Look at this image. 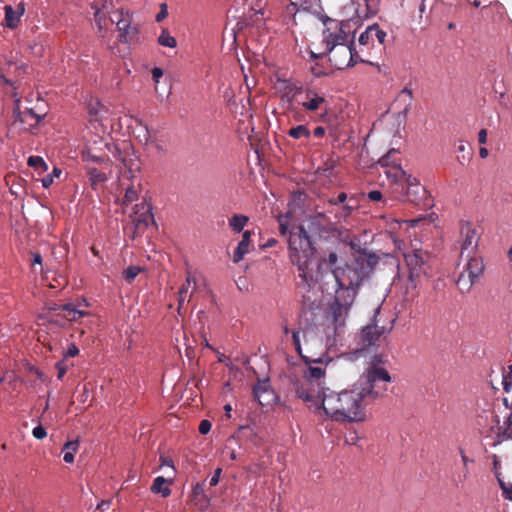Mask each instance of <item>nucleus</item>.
<instances>
[{"mask_svg":"<svg viewBox=\"0 0 512 512\" xmlns=\"http://www.w3.org/2000/svg\"><path fill=\"white\" fill-rule=\"evenodd\" d=\"M383 363L382 356H373L360 378L348 389L340 392L329 389L324 392L322 399L312 409L313 413L336 422L365 421L367 407L387 390L380 383L392 381Z\"/></svg>","mask_w":512,"mask_h":512,"instance_id":"1","label":"nucleus"},{"mask_svg":"<svg viewBox=\"0 0 512 512\" xmlns=\"http://www.w3.org/2000/svg\"><path fill=\"white\" fill-rule=\"evenodd\" d=\"M332 273L337 288L319 325V331L328 349L343 342L347 332V319L365 276L363 269L349 265L333 268Z\"/></svg>","mask_w":512,"mask_h":512,"instance_id":"2","label":"nucleus"},{"mask_svg":"<svg viewBox=\"0 0 512 512\" xmlns=\"http://www.w3.org/2000/svg\"><path fill=\"white\" fill-rule=\"evenodd\" d=\"M399 151L391 149L378 162L386 177L392 182L394 191L399 192L404 201L419 204L425 194V188L401 167L398 157Z\"/></svg>","mask_w":512,"mask_h":512,"instance_id":"3","label":"nucleus"},{"mask_svg":"<svg viewBox=\"0 0 512 512\" xmlns=\"http://www.w3.org/2000/svg\"><path fill=\"white\" fill-rule=\"evenodd\" d=\"M314 252L313 243L303 225H298L296 231H290L288 236L289 259L297 266L299 277L308 286L313 282V273L309 265Z\"/></svg>","mask_w":512,"mask_h":512,"instance_id":"4","label":"nucleus"},{"mask_svg":"<svg viewBox=\"0 0 512 512\" xmlns=\"http://www.w3.org/2000/svg\"><path fill=\"white\" fill-rule=\"evenodd\" d=\"M324 377L325 368L322 367V361L317 359L312 361L296 383L297 396L310 410L322 399V394L330 389L323 386Z\"/></svg>","mask_w":512,"mask_h":512,"instance_id":"5","label":"nucleus"},{"mask_svg":"<svg viewBox=\"0 0 512 512\" xmlns=\"http://www.w3.org/2000/svg\"><path fill=\"white\" fill-rule=\"evenodd\" d=\"M323 49H333L336 45L350 43L353 38V27L350 20H336L329 17L323 19Z\"/></svg>","mask_w":512,"mask_h":512,"instance_id":"6","label":"nucleus"},{"mask_svg":"<svg viewBox=\"0 0 512 512\" xmlns=\"http://www.w3.org/2000/svg\"><path fill=\"white\" fill-rule=\"evenodd\" d=\"M351 44L352 41L350 43L336 45L333 49L331 48V50L323 49L318 53L310 47V54L313 59H318L324 55H328L330 63L336 69L342 70L352 67L358 62H365V60L361 58L359 52L356 51Z\"/></svg>","mask_w":512,"mask_h":512,"instance_id":"7","label":"nucleus"},{"mask_svg":"<svg viewBox=\"0 0 512 512\" xmlns=\"http://www.w3.org/2000/svg\"><path fill=\"white\" fill-rule=\"evenodd\" d=\"M89 315V312L79 309L72 304L54 306L39 316L40 326H56L62 328L69 322H74Z\"/></svg>","mask_w":512,"mask_h":512,"instance_id":"8","label":"nucleus"},{"mask_svg":"<svg viewBox=\"0 0 512 512\" xmlns=\"http://www.w3.org/2000/svg\"><path fill=\"white\" fill-rule=\"evenodd\" d=\"M398 249L402 251V256L409 269L411 275L421 276L426 273L428 254L422 249L421 241L414 239L409 245L403 244L395 240Z\"/></svg>","mask_w":512,"mask_h":512,"instance_id":"9","label":"nucleus"},{"mask_svg":"<svg viewBox=\"0 0 512 512\" xmlns=\"http://www.w3.org/2000/svg\"><path fill=\"white\" fill-rule=\"evenodd\" d=\"M460 260L464 261L465 264L456 284L461 291H469L476 279L483 274L484 262L480 254H474Z\"/></svg>","mask_w":512,"mask_h":512,"instance_id":"10","label":"nucleus"},{"mask_svg":"<svg viewBox=\"0 0 512 512\" xmlns=\"http://www.w3.org/2000/svg\"><path fill=\"white\" fill-rule=\"evenodd\" d=\"M486 437L493 439V445L512 439V413L495 414Z\"/></svg>","mask_w":512,"mask_h":512,"instance_id":"11","label":"nucleus"},{"mask_svg":"<svg viewBox=\"0 0 512 512\" xmlns=\"http://www.w3.org/2000/svg\"><path fill=\"white\" fill-rule=\"evenodd\" d=\"M134 121L138 126L136 137L144 145L145 149L153 154L164 155L166 147L157 132L150 131L148 126L139 118H135Z\"/></svg>","mask_w":512,"mask_h":512,"instance_id":"12","label":"nucleus"},{"mask_svg":"<svg viewBox=\"0 0 512 512\" xmlns=\"http://www.w3.org/2000/svg\"><path fill=\"white\" fill-rule=\"evenodd\" d=\"M298 104L301 108L307 112L323 111L320 119L324 120L328 113V102L323 92L316 89L306 88L303 91V96L299 100Z\"/></svg>","mask_w":512,"mask_h":512,"instance_id":"13","label":"nucleus"},{"mask_svg":"<svg viewBox=\"0 0 512 512\" xmlns=\"http://www.w3.org/2000/svg\"><path fill=\"white\" fill-rule=\"evenodd\" d=\"M479 235L471 224L466 223L461 227V251L460 259L468 257L478 252Z\"/></svg>","mask_w":512,"mask_h":512,"instance_id":"14","label":"nucleus"},{"mask_svg":"<svg viewBox=\"0 0 512 512\" xmlns=\"http://www.w3.org/2000/svg\"><path fill=\"white\" fill-rule=\"evenodd\" d=\"M111 22H116L120 32L119 37L121 42L129 43L137 33V29L131 26V16L129 12L123 9L116 12V19H111Z\"/></svg>","mask_w":512,"mask_h":512,"instance_id":"15","label":"nucleus"},{"mask_svg":"<svg viewBox=\"0 0 512 512\" xmlns=\"http://www.w3.org/2000/svg\"><path fill=\"white\" fill-rule=\"evenodd\" d=\"M131 218L137 229L147 227L151 223H154L152 206L145 200L136 204Z\"/></svg>","mask_w":512,"mask_h":512,"instance_id":"16","label":"nucleus"},{"mask_svg":"<svg viewBox=\"0 0 512 512\" xmlns=\"http://www.w3.org/2000/svg\"><path fill=\"white\" fill-rule=\"evenodd\" d=\"M42 120V116L35 113L32 109H25L23 111L15 110V122L21 125L20 129L25 131H32L36 128L39 122Z\"/></svg>","mask_w":512,"mask_h":512,"instance_id":"17","label":"nucleus"},{"mask_svg":"<svg viewBox=\"0 0 512 512\" xmlns=\"http://www.w3.org/2000/svg\"><path fill=\"white\" fill-rule=\"evenodd\" d=\"M197 281L196 276L191 272L187 271L185 282L182 284L178 291V312L180 313L181 309L184 306L186 301H189L192 297L195 289H196Z\"/></svg>","mask_w":512,"mask_h":512,"instance_id":"18","label":"nucleus"},{"mask_svg":"<svg viewBox=\"0 0 512 512\" xmlns=\"http://www.w3.org/2000/svg\"><path fill=\"white\" fill-rule=\"evenodd\" d=\"M275 89L280 94L281 99L287 100L288 102L293 101L297 95L302 92L301 86L286 79H277Z\"/></svg>","mask_w":512,"mask_h":512,"instance_id":"19","label":"nucleus"},{"mask_svg":"<svg viewBox=\"0 0 512 512\" xmlns=\"http://www.w3.org/2000/svg\"><path fill=\"white\" fill-rule=\"evenodd\" d=\"M385 329L377 325H368L361 331V341L365 346L376 345L384 335Z\"/></svg>","mask_w":512,"mask_h":512,"instance_id":"20","label":"nucleus"},{"mask_svg":"<svg viewBox=\"0 0 512 512\" xmlns=\"http://www.w3.org/2000/svg\"><path fill=\"white\" fill-rule=\"evenodd\" d=\"M254 397L262 406L269 404L274 395L267 381L258 382L253 389Z\"/></svg>","mask_w":512,"mask_h":512,"instance_id":"21","label":"nucleus"},{"mask_svg":"<svg viewBox=\"0 0 512 512\" xmlns=\"http://www.w3.org/2000/svg\"><path fill=\"white\" fill-rule=\"evenodd\" d=\"M251 236H252L251 231L246 230L243 232L242 239L238 243V245L233 253V262L234 263H239L241 260H243L244 256L250 251Z\"/></svg>","mask_w":512,"mask_h":512,"instance_id":"22","label":"nucleus"},{"mask_svg":"<svg viewBox=\"0 0 512 512\" xmlns=\"http://www.w3.org/2000/svg\"><path fill=\"white\" fill-rule=\"evenodd\" d=\"M5 25L10 29H14L18 26L21 16L25 12L24 4L20 3L17 6V10H14L11 6H5Z\"/></svg>","mask_w":512,"mask_h":512,"instance_id":"23","label":"nucleus"},{"mask_svg":"<svg viewBox=\"0 0 512 512\" xmlns=\"http://www.w3.org/2000/svg\"><path fill=\"white\" fill-rule=\"evenodd\" d=\"M412 99V90L407 87L403 88L397 95L394 101V105L397 106L398 108H401L400 113L403 114V116H406L408 111L410 110Z\"/></svg>","mask_w":512,"mask_h":512,"instance_id":"24","label":"nucleus"},{"mask_svg":"<svg viewBox=\"0 0 512 512\" xmlns=\"http://www.w3.org/2000/svg\"><path fill=\"white\" fill-rule=\"evenodd\" d=\"M293 215L291 212H287L285 214H281L277 217V221L279 224V232L281 235L286 236L290 235V231H296L297 226H292Z\"/></svg>","mask_w":512,"mask_h":512,"instance_id":"25","label":"nucleus"},{"mask_svg":"<svg viewBox=\"0 0 512 512\" xmlns=\"http://www.w3.org/2000/svg\"><path fill=\"white\" fill-rule=\"evenodd\" d=\"M79 448V441L72 440L68 441L63 445V460L65 463L72 464L75 459V454L77 453Z\"/></svg>","mask_w":512,"mask_h":512,"instance_id":"26","label":"nucleus"},{"mask_svg":"<svg viewBox=\"0 0 512 512\" xmlns=\"http://www.w3.org/2000/svg\"><path fill=\"white\" fill-rule=\"evenodd\" d=\"M419 277L420 276H418V275H411L409 273L407 279L405 280V285L403 288V296L406 300L412 299L416 296L417 283H418Z\"/></svg>","mask_w":512,"mask_h":512,"instance_id":"27","label":"nucleus"},{"mask_svg":"<svg viewBox=\"0 0 512 512\" xmlns=\"http://www.w3.org/2000/svg\"><path fill=\"white\" fill-rule=\"evenodd\" d=\"M141 192V183L138 180L136 184H132L125 188V194L123 198V204L129 205L138 200L139 194Z\"/></svg>","mask_w":512,"mask_h":512,"instance_id":"28","label":"nucleus"},{"mask_svg":"<svg viewBox=\"0 0 512 512\" xmlns=\"http://www.w3.org/2000/svg\"><path fill=\"white\" fill-rule=\"evenodd\" d=\"M503 390L507 394L504 403L508 405L509 401L512 405V365L508 366V371H504L502 378Z\"/></svg>","mask_w":512,"mask_h":512,"instance_id":"29","label":"nucleus"},{"mask_svg":"<svg viewBox=\"0 0 512 512\" xmlns=\"http://www.w3.org/2000/svg\"><path fill=\"white\" fill-rule=\"evenodd\" d=\"M151 491L155 494H161L162 497L165 498L171 494V489L167 485V480L162 476H158L154 479Z\"/></svg>","mask_w":512,"mask_h":512,"instance_id":"30","label":"nucleus"},{"mask_svg":"<svg viewBox=\"0 0 512 512\" xmlns=\"http://www.w3.org/2000/svg\"><path fill=\"white\" fill-rule=\"evenodd\" d=\"M248 221H249V218L247 216L242 215V214H234L229 219V226L234 232L240 233L243 231V229L247 225Z\"/></svg>","mask_w":512,"mask_h":512,"instance_id":"31","label":"nucleus"},{"mask_svg":"<svg viewBox=\"0 0 512 512\" xmlns=\"http://www.w3.org/2000/svg\"><path fill=\"white\" fill-rule=\"evenodd\" d=\"M288 135L293 139H309L311 132L306 125H298L290 128Z\"/></svg>","mask_w":512,"mask_h":512,"instance_id":"32","label":"nucleus"},{"mask_svg":"<svg viewBox=\"0 0 512 512\" xmlns=\"http://www.w3.org/2000/svg\"><path fill=\"white\" fill-rule=\"evenodd\" d=\"M358 41L360 46L366 47L367 49L373 47V28L371 26L367 27L366 30L360 34Z\"/></svg>","mask_w":512,"mask_h":512,"instance_id":"33","label":"nucleus"},{"mask_svg":"<svg viewBox=\"0 0 512 512\" xmlns=\"http://www.w3.org/2000/svg\"><path fill=\"white\" fill-rule=\"evenodd\" d=\"M88 175L92 186H96L107 180L106 174L96 168H88Z\"/></svg>","mask_w":512,"mask_h":512,"instance_id":"34","label":"nucleus"},{"mask_svg":"<svg viewBox=\"0 0 512 512\" xmlns=\"http://www.w3.org/2000/svg\"><path fill=\"white\" fill-rule=\"evenodd\" d=\"M158 42L161 46L175 48L177 45L176 39L169 34L167 30H162Z\"/></svg>","mask_w":512,"mask_h":512,"instance_id":"35","label":"nucleus"},{"mask_svg":"<svg viewBox=\"0 0 512 512\" xmlns=\"http://www.w3.org/2000/svg\"><path fill=\"white\" fill-rule=\"evenodd\" d=\"M61 174H62V170L58 167H54L50 174L46 175L45 177H43L41 179L42 186L44 188H49L53 184L54 179L59 178L61 176Z\"/></svg>","mask_w":512,"mask_h":512,"instance_id":"36","label":"nucleus"},{"mask_svg":"<svg viewBox=\"0 0 512 512\" xmlns=\"http://www.w3.org/2000/svg\"><path fill=\"white\" fill-rule=\"evenodd\" d=\"M81 159L84 162L93 163H105V158L99 155L93 154L89 149H85L81 152Z\"/></svg>","mask_w":512,"mask_h":512,"instance_id":"37","label":"nucleus"},{"mask_svg":"<svg viewBox=\"0 0 512 512\" xmlns=\"http://www.w3.org/2000/svg\"><path fill=\"white\" fill-rule=\"evenodd\" d=\"M30 167H33L38 170L46 171L47 164L44 159L40 156H30L27 161Z\"/></svg>","mask_w":512,"mask_h":512,"instance_id":"38","label":"nucleus"},{"mask_svg":"<svg viewBox=\"0 0 512 512\" xmlns=\"http://www.w3.org/2000/svg\"><path fill=\"white\" fill-rule=\"evenodd\" d=\"M141 268L139 266H129L123 271V277L128 282L131 283L140 273Z\"/></svg>","mask_w":512,"mask_h":512,"instance_id":"39","label":"nucleus"},{"mask_svg":"<svg viewBox=\"0 0 512 512\" xmlns=\"http://www.w3.org/2000/svg\"><path fill=\"white\" fill-rule=\"evenodd\" d=\"M94 8H95V12H94L95 22L97 24L99 31L102 32L107 23L106 17L101 13L99 8H96V7H94Z\"/></svg>","mask_w":512,"mask_h":512,"instance_id":"40","label":"nucleus"},{"mask_svg":"<svg viewBox=\"0 0 512 512\" xmlns=\"http://www.w3.org/2000/svg\"><path fill=\"white\" fill-rule=\"evenodd\" d=\"M373 28V38L374 41L377 40L379 44H383L385 42L386 33L381 30L378 25H372Z\"/></svg>","mask_w":512,"mask_h":512,"instance_id":"41","label":"nucleus"},{"mask_svg":"<svg viewBox=\"0 0 512 512\" xmlns=\"http://www.w3.org/2000/svg\"><path fill=\"white\" fill-rule=\"evenodd\" d=\"M56 369L58 372L57 373L58 379H62L68 370V365L64 359L56 363Z\"/></svg>","mask_w":512,"mask_h":512,"instance_id":"42","label":"nucleus"},{"mask_svg":"<svg viewBox=\"0 0 512 512\" xmlns=\"http://www.w3.org/2000/svg\"><path fill=\"white\" fill-rule=\"evenodd\" d=\"M32 435L39 440L44 439L47 436L46 429L42 425H38L33 428Z\"/></svg>","mask_w":512,"mask_h":512,"instance_id":"43","label":"nucleus"},{"mask_svg":"<svg viewBox=\"0 0 512 512\" xmlns=\"http://www.w3.org/2000/svg\"><path fill=\"white\" fill-rule=\"evenodd\" d=\"M500 487L503 492V496L505 499L512 501V484H505L503 481H500Z\"/></svg>","mask_w":512,"mask_h":512,"instance_id":"44","label":"nucleus"},{"mask_svg":"<svg viewBox=\"0 0 512 512\" xmlns=\"http://www.w3.org/2000/svg\"><path fill=\"white\" fill-rule=\"evenodd\" d=\"M292 342L295 346L296 351L301 354V340H300V331L294 330L292 331Z\"/></svg>","mask_w":512,"mask_h":512,"instance_id":"45","label":"nucleus"},{"mask_svg":"<svg viewBox=\"0 0 512 512\" xmlns=\"http://www.w3.org/2000/svg\"><path fill=\"white\" fill-rule=\"evenodd\" d=\"M211 427H212V424L209 420H201L200 424H199V432L203 435H206L207 433L210 432L211 430Z\"/></svg>","mask_w":512,"mask_h":512,"instance_id":"46","label":"nucleus"},{"mask_svg":"<svg viewBox=\"0 0 512 512\" xmlns=\"http://www.w3.org/2000/svg\"><path fill=\"white\" fill-rule=\"evenodd\" d=\"M78 354H79L78 347L74 343H72L68 346L67 350L65 351L64 358L76 357Z\"/></svg>","mask_w":512,"mask_h":512,"instance_id":"47","label":"nucleus"},{"mask_svg":"<svg viewBox=\"0 0 512 512\" xmlns=\"http://www.w3.org/2000/svg\"><path fill=\"white\" fill-rule=\"evenodd\" d=\"M338 256L335 252H330L327 258L324 259V263L330 267H334L337 263Z\"/></svg>","mask_w":512,"mask_h":512,"instance_id":"48","label":"nucleus"},{"mask_svg":"<svg viewBox=\"0 0 512 512\" xmlns=\"http://www.w3.org/2000/svg\"><path fill=\"white\" fill-rule=\"evenodd\" d=\"M221 473H222V469L221 468H217L214 471L213 476L209 480L210 486L214 487V486H216L219 483Z\"/></svg>","mask_w":512,"mask_h":512,"instance_id":"49","label":"nucleus"},{"mask_svg":"<svg viewBox=\"0 0 512 512\" xmlns=\"http://www.w3.org/2000/svg\"><path fill=\"white\" fill-rule=\"evenodd\" d=\"M163 76V71L161 68L159 67H154L152 69V78L155 82V84H157L160 80V78Z\"/></svg>","mask_w":512,"mask_h":512,"instance_id":"50","label":"nucleus"},{"mask_svg":"<svg viewBox=\"0 0 512 512\" xmlns=\"http://www.w3.org/2000/svg\"><path fill=\"white\" fill-rule=\"evenodd\" d=\"M367 196L371 201H380L382 199V193L378 190L370 191Z\"/></svg>","mask_w":512,"mask_h":512,"instance_id":"51","label":"nucleus"},{"mask_svg":"<svg viewBox=\"0 0 512 512\" xmlns=\"http://www.w3.org/2000/svg\"><path fill=\"white\" fill-rule=\"evenodd\" d=\"M326 130L322 126H318L313 130V135L317 138H322L325 136Z\"/></svg>","mask_w":512,"mask_h":512,"instance_id":"52","label":"nucleus"},{"mask_svg":"<svg viewBox=\"0 0 512 512\" xmlns=\"http://www.w3.org/2000/svg\"><path fill=\"white\" fill-rule=\"evenodd\" d=\"M478 141L480 144H485L487 141V131L485 129H481L478 133Z\"/></svg>","mask_w":512,"mask_h":512,"instance_id":"53","label":"nucleus"},{"mask_svg":"<svg viewBox=\"0 0 512 512\" xmlns=\"http://www.w3.org/2000/svg\"><path fill=\"white\" fill-rule=\"evenodd\" d=\"M167 15L166 5L164 4L162 6V10L156 15V21L160 22L162 21Z\"/></svg>","mask_w":512,"mask_h":512,"instance_id":"54","label":"nucleus"},{"mask_svg":"<svg viewBox=\"0 0 512 512\" xmlns=\"http://www.w3.org/2000/svg\"><path fill=\"white\" fill-rule=\"evenodd\" d=\"M140 170H139V167L137 166L134 170L132 169H129L128 170V174H129V178L131 180H134V179H137L138 178V174H139Z\"/></svg>","mask_w":512,"mask_h":512,"instance_id":"55","label":"nucleus"},{"mask_svg":"<svg viewBox=\"0 0 512 512\" xmlns=\"http://www.w3.org/2000/svg\"><path fill=\"white\" fill-rule=\"evenodd\" d=\"M460 455H461V458H462V462L464 464L465 467H467V465L472 462L473 460L468 458L464 452L463 449H460Z\"/></svg>","mask_w":512,"mask_h":512,"instance_id":"56","label":"nucleus"},{"mask_svg":"<svg viewBox=\"0 0 512 512\" xmlns=\"http://www.w3.org/2000/svg\"><path fill=\"white\" fill-rule=\"evenodd\" d=\"M161 466L173 468V461L170 458L161 457Z\"/></svg>","mask_w":512,"mask_h":512,"instance_id":"57","label":"nucleus"},{"mask_svg":"<svg viewBox=\"0 0 512 512\" xmlns=\"http://www.w3.org/2000/svg\"><path fill=\"white\" fill-rule=\"evenodd\" d=\"M347 199L346 193L342 192L337 196V200L335 203H343Z\"/></svg>","mask_w":512,"mask_h":512,"instance_id":"58","label":"nucleus"},{"mask_svg":"<svg viewBox=\"0 0 512 512\" xmlns=\"http://www.w3.org/2000/svg\"><path fill=\"white\" fill-rule=\"evenodd\" d=\"M479 155L482 159H485L488 156V150L485 147H481L479 149Z\"/></svg>","mask_w":512,"mask_h":512,"instance_id":"59","label":"nucleus"},{"mask_svg":"<svg viewBox=\"0 0 512 512\" xmlns=\"http://www.w3.org/2000/svg\"><path fill=\"white\" fill-rule=\"evenodd\" d=\"M75 307H78L79 309H81L82 306L84 307H88L89 304L88 302L86 301V299H82L81 301H79L76 305H74Z\"/></svg>","mask_w":512,"mask_h":512,"instance_id":"60","label":"nucleus"},{"mask_svg":"<svg viewBox=\"0 0 512 512\" xmlns=\"http://www.w3.org/2000/svg\"><path fill=\"white\" fill-rule=\"evenodd\" d=\"M224 410H225L226 416H227L228 418H230V417H231V411H232V407H231V405H230V404H226V405L224 406Z\"/></svg>","mask_w":512,"mask_h":512,"instance_id":"61","label":"nucleus"},{"mask_svg":"<svg viewBox=\"0 0 512 512\" xmlns=\"http://www.w3.org/2000/svg\"><path fill=\"white\" fill-rule=\"evenodd\" d=\"M42 262V258H41V255L40 254H35L34 255V258H33V263H38V264H41Z\"/></svg>","mask_w":512,"mask_h":512,"instance_id":"62","label":"nucleus"},{"mask_svg":"<svg viewBox=\"0 0 512 512\" xmlns=\"http://www.w3.org/2000/svg\"><path fill=\"white\" fill-rule=\"evenodd\" d=\"M215 352H216V353H217V355H218V361H219V362H224V361H225V359H226V356H225L224 354L220 353V352H219V351H217V350H216Z\"/></svg>","mask_w":512,"mask_h":512,"instance_id":"63","label":"nucleus"},{"mask_svg":"<svg viewBox=\"0 0 512 512\" xmlns=\"http://www.w3.org/2000/svg\"><path fill=\"white\" fill-rule=\"evenodd\" d=\"M457 150L459 152H463L465 150V144L463 143V141H459V145L457 146Z\"/></svg>","mask_w":512,"mask_h":512,"instance_id":"64","label":"nucleus"}]
</instances>
